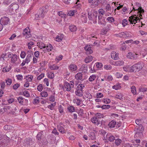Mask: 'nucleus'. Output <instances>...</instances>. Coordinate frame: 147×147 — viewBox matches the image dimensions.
Returning <instances> with one entry per match:
<instances>
[{
    "instance_id": "nucleus-37",
    "label": "nucleus",
    "mask_w": 147,
    "mask_h": 147,
    "mask_svg": "<svg viewBox=\"0 0 147 147\" xmlns=\"http://www.w3.org/2000/svg\"><path fill=\"white\" fill-rule=\"evenodd\" d=\"M121 86L119 83L117 84L116 85L113 86V88L116 90L119 89L121 88Z\"/></svg>"
},
{
    "instance_id": "nucleus-6",
    "label": "nucleus",
    "mask_w": 147,
    "mask_h": 147,
    "mask_svg": "<svg viewBox=\"0 0 147 147\" xmlns=\"http://www.w3.org/2000/svg\"><path fill=\"white\" fill-rule=\"evenodd\" d=\"M9 20V18L7 17L4 16L1 18L0 20V23L3 26V25H5L8 24Z\"/></svg>"
},
{
    "instance_id": "nucleus-63",
    "label": "nucleus",
    "mask_w": 147,
    "mask_h": 147,
    "mask_svg": "<svg viewBox=\"0 0 147 147\" xmlns=\"http://www.w3.org/2000/svg\"><path fill=\"white\" fill-rule=\"evenodd\" d=\"M10 68H7V67H4L2 69V71L3 72H7L9 71L10 70Z\"/></svg>"
},
{
    "instance_id": "nucleus-29",
    "label": "nucleus",
    "mask_w": 147,
    "mask_h": 147,
    "mask_svg": "<svg viewBox=\"0 0 147 147\" xmlns=\"http://www.w3.org/2000/svg\"><path fill=\"white\" fill-rule=\"evenodd\" d=\"M93 57L92 56H89L85 59V61L86 63L90 62L93 59Z\"/></svg>"
},
{
    "instance_id": "nucleus-11",
    "label": "nucleus",
    "mask_w": 147,
    "mask_h": 147,
    "mask_svg": "<svg viewBox=\"0 0 147 147\" xmlns=\"http://www.w3.org/2000/svg\"><path fill=\"white\" fill-rule=\"evenodd\" d=\"M71 87L69 83L66 82L65 83L64 86L63 87V89L64 90H66L67 91H69L71 90Z\"/></svg>"
},
{
    "instance_id": "nucleus-20",
    "label": "nucleus",
    "mask_w": 147,
    "mask_h": 147,
    "mask_svg": "<svg viewBox=\"0 0 147 147\" xmlns=\"http://www.w3.org/2000/svg\"><path fill=\"white\" fill-rule=\"evenodd\" d=\"M38 46L40 49H42L43 48L44 50L45 49L46 47V45L44 43L42 42H38Z\"/></svg>"
},
{
    "instance_id": "nucleus-23",
    "label": "nucleus",
    "mask_w": 147,
    "mask_h": 147,
    "mask_svg": "<svg viewBox=\"0 0 147 147\" xmlns=\"http://www.w3.org/2000/svg\"><path fill=\"white\" fill-rule=\"evenodd\" d=\"M69 69L72 71H75L77 70V66L74 64H71L69 66Z\"/></svg>"
},
{
    "instance_id": "nucleus-53",
    "label": "nucleus",
    "mask_w": 147,
    "mask_h": 147,
    "mask_svg": "<svg viewBox=\"0 0 147 147\" xmlns=\"http://www.w3.org/2000/svg\"><path fill=\"white\" fill-rule=\"evenodd\" d=\"M141 122V121L140 120L137 119H136L135 121V122L136 123L137 125L136 126V127H138V126L140 125H141L142 124H140V123Z\"/></svg>"
},
{
    "instance_id": "nucleus-18",
    "label": "nucleus",
    "mask_w": 147,
    "mask_h": 147,
    "mask_svg": "<svg viewBox=\"0 0 147 147\" xmlns=\"http://www.w3.org/2000/svg\"><path fill=\"white\" fill-rule=\"evenodd\" d=\"M45 48L46 49H45L43 50V51H44V52H46L47 51H51L52 49H53V47L51 44H49V45H46Z\"/></svg>"
},
{
    "instance_id": "nucleus-35",
    "label": "nucleus",
    "mask_w": 147,
    "mask_h": 147,
    "mask_svg": "<svg viewBox=\"0 0 147 147\" xmlns=\"http://www.w3.org/2000/svg\"><path fill=\"white\" fill-rule=\"evenodd\" d=\"M126 43H135L136 45H137L139 44V41L138 40H136L135 41H133L132 40H128L126 41L125 42Z\"/></svg>"
},
{
    "instance_id": "nucleus-50",
    "label": "nucleus",
    "mask_w": 147,
    "mask_h": 147,
    "mask_svg": "<svg viewBox=\"0 0 147 147\" xmlns=\"http://www.w3.org/2000/svg\"><path fill=\"white\" fill-rule=\"evenodd\" d=\"M131 91L134 94H136V89L135 87L132 86L131 88Z\"/></svg>"
},
{
    "instance_id": "nucleus-4",
    "label": "nucleus",
    "mask_w": 147,
    "mask_h": 147,
    "mask_svg": "<svg viewBox=\"0 0 147 147\" xmlns=\"http://www.w3.org/2000/svg\"><path fill=\"white\" fill-rule=\"evenodd\" d=\"M48 6L47 5L43 7L42 8L40 9L38 14L41 18H42L44 17L45 15L46 14L48 11Z\"/></svg>"
},
{
    "instance_id": "nucleus-61",
    "label": "nucleus",
    "mask_w": 147,
    "mask_h": 147,
    "mask_svg": "<svg viewBox=\"0 0 147 147\" xmlns=\"http://www.w3.org/2000/svg\"><path fill=\"white\" fill-rule=\"evenodd\" d=\"M52 134H55V135H58L59 133L57 131V130L55 128L52 132Z\"/></svg>"
},
{
    "instance_id": "nucleus-52",
    "label": "nucleus",
    "mask_w": 147,
    "mask_h": 147,
    "mask_svg": "<svg viewBox=\"0 0 147 147\" xmlns=\"http://www.w3.org/2000/svg\"><path fill=\"white\" fill-rule=\"evenodd\" d=\"M18 100L19 103H20L21 104H22L23 98H22V97H19L18 98Z\"/></svg>"
},
{
    "instance_id": "nucleus-10",
    "label": "nucleus",
    "mask_w": 147,
    "mask_h": 147,
    "mask_svg": "<svg viewBox=\"0 0 147 147\" xmlns=\"http://www.w3.org/2000/svg\"><path fill=\"white\" fill-rule=\"evenodd\" d=\"M105 20L104 17H103L102 15H100L98 16V24L103 25V26L105 25V24L104 23L105 22Z\"/></svg>"
},
{
    "instance_id": "nucleus-60",
    "label": "nucleus",
    "mask_w": 147,
    "mask_h": 147,
    "mask_svg": "<svg viewBox=\"0 0 147 147\" xmlns=\"http://www.w3.org/2000/svg\"><path fill=\"white\" fill-rule=\"evenodd\" d=\"M55 105V103L53 104H52L51 105L48 106L49 108L51 110H53V109Z\"/></svg>"
},
{
    "instance_id": "nucleus-14",
    "label": "nucleus",
    "mask_w": 147,
    "mask_h": 147,
    "mask_svg": "<svg viewBox=\"0 0 147 147\" xmlns=\"http://www.w3.org/2000/svg\"><path fill=\"white\" fill-rule=\"evenodd\" d=\"M1 112H5L8 113H9V111L11 110V107L8 106H5L4 108L1 109Z\"/></svg>"
},
{
    "instance_id": "nucleus-49",
    "label": "nucleus",
    "mask_w": 147,
    "mask_h": 147,
    "mask_svg": "<svg viewBox=\"0 0 147 147\" xmlns=\"http://www.w3.org/2000/svg\"><path fill=\"white\" fill-rule=\"evenodd\" d=\"M6 83L7 85H10L12 83V80L11 79L8 78L5 80Z\"/></svg>"
},
{
    "instance_id": "nucleus-13",
    "label": "nucleus",
    "mask_w": 147,
    "mask_h": 147,
    "mask_svg": "<svg viewBox=\"0 0 147 147\" xmlns=\"http://www.w3.org/2000/svg\"><path fill=\"white\" fill-rule=\"evenodd\" d=\"M91 120L92 123L94 124L98 125L100 124V121L98 120V119L95 116L93 117L91 119Z\"/></svg>"
},
{
    "instance_id": "nucleus-59",
    "label": "nucleus",
    "mask_w": 147,
    "mask_h": 147,
    "mask_svg": "<svg viewBox=\"0 0 147 147\" xmlns=\"http://www.w3.org/2000/svg\"><path fill=\"white\" fill-rule=\"evenodd\" d=\"M23 94L24 96L27 97H29L30 96L28 92L26 90L24 91L23 92Z\"/></svg>"
},
{
    "instance_id": "nucleus-2",
    "label": "nucleus",
    "mask_w": 147,
    "mask_h": 147,
    "mask_svg": "<svg viewBox=\"0 0 147 147\" xmlns=\"http://www.w3.org/2000/svg\"><path fill=\"white\" fill-rule=\"evenodd\" d=\"M133 72H138L141 70L143 67V64L141 62H138L132 66Z\"/></svg>"
},
{
    "instance_id": "nucleus-58",
    "label": "nucleus",
    "mask_w": 147,
    "mask_h": 147,
    "mask_svg": "<svg viewBox=\"0 0 147 147\" xmlns=\"http://www.w3.org/2000/svg\"><path fill=\"white\" fill-rule=\"evenodd\" d=\"M43 89V86L41 84H39L37 86V89L40 92L42 91Z\"/></svg>"
},
{
    "instance_id": "nucleus-3",
    "label": "nucleus",
    "mask_w": 147,
    "mask_h": 147,
    "mask_svg": "<svg viewBox=\"0 0 147 147\" xmlns=\"http://www.w3.org/2000/svg\"><path fill=\"white\" fill-rule=\"evenodd\" d=\"M135 5L136 6L135 7L133 6V9L130 12H131L133 10H134V11H138L137 13H140V14H141L142 13L144 12V9L142 8L141 6V5L140 3L136 2L135 3Z\"/></svg>"
},
{
    "instance_id": "nucleus-1",
    "label": "nucleus",
    "mask_w": 147,
    "mask_h": 147,
    "mask_svg": "<svg viewBox=\"0 0 147 147\" xmlns=\"http://www.w3.org/2000/svg\"><path fill=\"white\" fill-rule=\"evenodd\" d=\"M138 15L137 16L136 14H134L129 17V21L131 24H133L134 23L135 24L138 22H139L140 21V20L142 19V18L141 17L142 16V15L141 14H139L138 17Z\"/></svg>"
},
{
    "instance_id": "nucleus-56",
    "label": "nucleus",
    "mask_w": 147,
    "mask_h": 147,
    "mask_svg": "<svg viewBox=\"0 0 147 147\" xmlns=\"http://www.w3.org/2000/svg\"><path fill=\"white\" fill-rule=\"evenodd\" d=\"M58 14L62 18L65 17V15L64 14V13L61 11L58 12Z\"/></svg>"
},
{
    "instance_id": "nucleus-38",
    "label": "nucleus",
    "mask_w": 147,
    "mask_h": 147,
    "mask_svg": "<svg viewBox=\"0 0 147 147\" xmlns=\"http://www.w3.org/2000/svg\"><path fill=\"white\" fill-rule=\"evenodd\" d=\"M95 116L98 119L101 118H103V115L102 114L99 113H97L95 114Z\"/></svg>"
},
{
    "instance_id": "nucleus-47",
    "label": "nucleus",
    "mask_w": 147,
    "mask_h": 147,
    "mask_svg": "<svg viewBox=\"0 0 147 147\" xmlns=\"http://www.w3.org/2000/svg\"><path fill=\"white\" fill-rule=\"evenodd\" d=\"M84 87V84H80L77 86V88L79 90H82V89Z\"/></svg>"
},
{
    "instance_id": "nucleus-22",
    "label": "nucleus",
    "mask_w": 147,
    "mask_h": 147,
    "mask_svg": "<svg viewBox=\"0 0 147 147\" xmlns=\"http://www.w3.org/2000/svg\"><path fill=\"white\" fill-rule=\"evenodd\" d=\"M106 137L107 139H108L111 142L115 140V137L112 135L110 136L107 134L106 136Z\"/></svg>"
},
{
    "instance_id": "nucleus-34",
    "label": "nucleus",
    "mask_w": 147,
    "mask_h": 147,
    "mask_svg": "<svg viewBox=\"0 0 147 147\" xmlns=\"http://www.w3.org/2000/svg\"><path fill=\"white\" fill-rule=\"evenodd\" d=\"M87 65L86 64L83 65L80 68L82 71H84V72L87 70Z\"/></svg>"
},
{
    "instance_id": "nucleus-57",
    "label": "nucleus",
    "mask_w": 147,
    "mask_h": 147,
    "mask_svg": "<svg viewBox=\"0 0 147 147\" xmlns=\"http://www.w3.org/2000/svg\"><path fill=\"white\" fill-rule=\"evenodd\" d=\"M107 20L110 22H112L114 21V18L112 17H109L107 18Z\"/></svg>"
},
{
    "instance_id": "nucleus-16",
    "label": "nucleus",
    "mask_w": 147,
    "mask_h": 147,
    "mask_svg": "<svg viewBox=\"0 0 147 147\" xmlns=\"http://www.w3.org/2000/svg\"><path fill=\"white\" fill-rule=\"evenodd\" d=\"M88 18L90 20H96L97 17V16L96 14H95V15H94V14H93L92 16L91 13L90 12H88Z\"/></svg>"
},
{
    "instance_id": "nucleus-48",
    "label": "nucleus",
    "mask_w": 147,
    "mask_h": 147,
    "mask_svg": "<svg viewBox=\"0 0 147 147\" xmlns=\"http://www.w3.org/2000/svg\"><path fill=\"white\" fill-rule=\"evenodd\" d=\"M124 32H121L118 34H116V36L117 37H124Z\"/></svg>"
},
{
    "instance_id": "nucleus-64",
    "label": "nucleus",
    "mask_w": 147,
    "mask_h": 147,
    "mask_svg": "<svg viewBox=\"0 0 147 147\" xmlns=\"http://www.w3.org/2000/svg\"><path fill=\"white\" fill-rule=\"evenodd\" d=\"M44 75H45L44 74L42 73L38 76L37 78V80H40L44 76Z\"/></svg>"
},
{
    "instance_id": "nucleus-55",
    "label": "nucleus",
    "mask_w": 147,
    "mask_h": 147,
    "mask_svg": "<svg viewBox=\"0 0 147 147\" xmlns=\"http://www.w3.org/2000/svg\"><path fill=\"white\" fill-rule=\"evenodd\" d=\"M121 142V140L120 139H118L115 140V143L118 146L120 144Z\"/></svg>"
},
{
    "instance_id": "nucleus-41",
    "label": "nucleus",
    "mask_w": 147,
    "mask_h": 147,
    "mask_svg": "<svg viewBox=\"0 0 147 147\" xmlns=\"http://www.w3.org/2000/svg\"><path fill=\"white\" fill-rule=\"evenodd\" d=\"M49 67L50 69L52 70H56L59 69V67L55 65H51Z\"/></svg>"
},
{
    "instance_id": "nucleus-15",
    "label": "nucleus",
    "mask_w": 147,
    "mask_h": 147,
    "mask_svg": "<svg viewBox=\"0 0 147 147\" xmlns=\"http://www.w3.org/2000/svg\"><path fill=\"white\" fill-rule=\"evenodd\" d=\"M111 57L115 60L117 59L118 58V53L115 51L112 52L111 54Z\"/></svg>"
},
{
    "instance_id": "nucleus-28",
    "label": "nucleus",
    "mask_w": 147,
    "mask_h": 147,
    "mask_svg": "<svg viewBox=\"0 0 147 147\" xmlns=\"http://www.w3.org/2000/svg\"><path fill=\"white\" fill-rule=\"evenodd\" d=\"M18 56L16 54H13L11 59V61L12 63H14L17 60Z\"/></svg>"
},
{
    "instance_id": "nucleus-51",
    "label": "nucleus",
    "mask_w": 147,
    "mask_h": 147,
    "mask_svg": "<svg viewBox=\"0 0 147 147\" xmlns=\"http://www.w3.org/2000/svg\"><path fill=\"white\" fill-rule=\"evenodd\" d=\"M104 68L107 70H110L112 68V67L110 65H104Z\"/></svg>"
},
{
    "instance_id": "nucleus-32",
    "label": "nucleus",
    "mask_w": 147,
    "mask_h": 147,
    "mask_svg": "<svg viewBox=\"0 0 147 147\" xmlns=\"http://www.w3.org/2000/svg\"><path fill=\"white\" fill-rule=\"evenodd\" d=\"M58 130L62 134H64L65 133L64 128L62 126H58L57 127Z\"/></svg>"
},
{
    "instance_id": "nucleus-30",
    "label": "nucleus",
    "mask_w": 147,
    "mask_h": 147,
    "mask_svg": "<svg viewBox=\"0 0 147 147\" xmlns=\"http://www.w3.org/2000/svg\"><path fill=\"white\" fill-rule=\"evenodd\" d=\"M77 96H81L83 95L82 90L77 88V91L75 92Z\"/></svg>"
},
{
    "instance_id": "nucleus-27",
    "label": "nucleus",
    "mask_w": 147,
    "mask_h": 147,
    "mask_svg": "<svg viewBox=\"0 0 147 147\" xmlns=\"http://www.w3.org/2000/svg\"><path fill=\"white\" fill-rule=\"evenodd\" d=\"M116 124V122L114 120H112L109 123L108 125L110 127L113 128L115 127Z\"/></svg>"
},
{
    "instance_id": "nucleus-45",
    "label": "nucleus",
    "mask_w": 147,
    "mask_h": 147,
    "mask_svg": "<svg viewBox=\"0 0 147 147\" xmlns=\"http://www.w3.org/2000/svg\"><path fill=\"white\" fill-rule=\"evenodd\" d=\"M96 77L95 75H92V76H90V77L89 78V80L90 82H92L95 79Z\"/></svg>"
},
{
    "instance_id": "nucleus-36",
    "label": "nucleus",
    "mask_w": 147,
    "mask_h": 147,
    "mask_svg": "<svg viewBox=\"0 0 147 147\" xmlns=\"http://www.w3.org/2000/svg\"><path fill=\"white\" fill-rule=\"evenodd\" d=\"M94 66H96L98 69H99L102 67L103 65L102 63L98 62L95 63Z\"/></svg>"
},
{
    "instance_id": "nucleus-21",
    "label": "nucleus",
    "mask_w": 147,
    "mask_h": 147,
    "mask_svg": "<svg viewBox=\"0 0 147 147\" xmlns=\"http://www.w3.org/2000/svg\"><path fill=\"white\" fill-rule=\"evenodd\" d=\"M69 29L71 32H74L76 31L77 28L76 26L74 25H71L69 26Z\"/></svg>"
},
{
    "instance_id": "nucleus-44",
    "label": "nucleus",
    "mask_w": 147,
    "mask_h": 147,
    "mask_svg": "<svg viewBox=\"0 0 147 147\" xmlns=\"http://www.w3.org/2000/svg\"><path fill=\"white\" fill-rule=\"evenodd\" d=\"M26 78L28 81H31L33 79V77L31 75H29L26 76Z\"/></svg>"
},
{
    "instance_id": "nucleus-39",
    "label": "nucleus",
    "mask_w": 147,
    "mask_h": 147,
    "mask_svg": "<svg viewBox=\"0 0 147 147\" xmlns=\"http://www.w3.org/2000/svg\"><path fill=\"white\" fill-rule=\"evenodd\" d=\"M99 0H95L93 1H92L91 3V5L94 6V7H96L98 5V1Z\"/></svg>"
},
{
    "instance_id": "nucleus-33",
    "label": "nucleus",
    "mask_w": 147,
    "mask_h": 147,
    "mask_svg": "<svg viewBox=\"0 0 147 147\" xmlns=\"http://www.w3.org/2000/svg\"><path fill=\"white\" fill-rule=\"evenodd\" d=\"M123 61H117L115 63L114 65L116 66H120L123 64Z\"/></svg>"
},
{
    "instance_id": "nucleus-19",
    "label": "nucleus",
    "mask_w": 147,
    "mask_h": 147,
    "mask_svg": "<svg viewBox=\"0 0 147 147\" xmlns=\"http://www.w3.org/2000/svg\"><path fill=\"white\" fill-rule=\"evenodd\" d=\"M43 131L39 132L36 136V138L38 140L40 141L42 139L43 136Z\"/></svg>"
},
{
    "instance_id": "nucleus-12",
    "label": "nucleus",
    "mask_w": 147,
    "mask_h": 147,
    "mask_svg": "<svg viewBox=\"0 0 147 147\" xmlns=\"http://www.w3.org/2000/svg\"><path fill=\"white\" fill-rule=\"evenodd\" d=\"M85 50L86 51L87 54H91L92 52V50L91 49L90 45L86 46L84 47Z\"/></svg>"
},
{
    "instance_id": "nucleus-5",
    "label": "nucleus",
    "mask_w": 147,
    "mask_h": 147,
    "mask_svg": "<svg viewBox=\"0 0 147 147\" xmlns=\"http://www.w3.org/2000/svg\"><path fill=\"white\" fill-rule=\"evenodd\" d=\"M34 140L31 138H26L23 142L24 145L26 146L29 145L30 146L33 144L34 143Z\"/></svg>"
},
{
    "instance_id": "nucleus-54",
    "label": "nucleus",
    "mask_w": 147,
    "mask_h": 147,
    "mask_svg": "<svg viewBox=\"0 0 147 147\" xmlns=\"http://www.w3.org/2000/svg\"><path fill=\"white\" fill-rule=\"evenodd\" d=\"M111 106L109 105H103L102 107L101 108L103 109H107L110 108Z\"/></svg>"
},
{
    "instance_id": "nucleus-8",
    "label": "nucleus",
    "mask_w": 147,
    "mask_h": 147,
    "mask_svg": "<svg viewBox=\"0 0 147 147\" xmlns=\"http://www.w3.org/2000/svg\"><path fill=\"white\" fill-rule=\"evenodd\" d=\"M23 34L24 35L26 36V37L29 38L31 36L30 30L28 27L26 28L23 31Z\"/></svg>"
},
{
    "instance_id": "nucleus-62",
    "label": "nucleus",
    "mask_w": 147,
    "mask_h": 147,
    "mask_svg": "<svg viewBox=\"0 0 147 147\" xmlns=\"http://www.w3.org/2000/svg\"><path fill=\"white\" fill-rule=\"evenodd\" d=\"M103 94L101 93H97L96 95L97 98H101L103 97Z\"/></svg>"
},
{
    "instance_id": "nucleus-26",
    "label": "nucleus",
    "mask_w": 147,
    "mask_h": 147,
    "mask_svg": "<svg viewBox=\"0 0 147 147\" xmlns=\"http://www.w3.org/2000/svg\"><path fill=\"white\" fill-rule=\"evenodd\" d=\"M32 59L31 55V54H28L27 56L25 61L26 62V63L28 64L30 61L31 59Z\"/></svg>"
},
{
    "instance_id": "nucleus-7",
    "label": "nucleus",
    "mask_w": 147,
    "mask_h": 147,
    "mask_svg": "<svg viewBox=\"0 0 147 147\" xmlns=\"http://www.w3.org/2000/svg\"><path fill=\"white\" fill-rule=\"evenodd\" d=\"M127 56L128 58L132 59H136L138 57L137 54L131 52L128 53Z\"/></svg>"
},
{
    "instance_id": "nucleus-31",
    "label": "nucleus",
    "mask_w": 147,
    "mask_h": 147,
    "mask_svg": "<svg viewBox=\"0 0 147 147\" xmlns=\"http://www.w3.org/2000/svg\"><path fill=\"white\" fill-rule=\"evenodd\" d=\"M63 34L57 36L56 38V40L58 42L61 41L63 39Z\"/></svg>"
},
{
    "instance_id": "nucleus-42",
    "label": "nucleus",
    "mask_w": 147,
    "mask_h": 147,
    "mask_svg": "<svg viewBox=\"0 0 147 147\" xmlns=\"http://www.w3.org/2000/svg\"><path fill=\"white\" fill-rule=\"evenodd\" d=\"M67 109L68 111L70 113L74 112L75 110L74 107L73 106H70Z\"/></svg>"
},
{
    "instance_id": "nucleus-40",
    "label": "nucleus",
    "mask_w": 147,
    "mask_h": 147,
    "mask_svg": "<svg viewBox=\"0 0 147 147\" xmlns=\"http://www.w3.org/2000/svg\"><path fill=\"white\" fill-rule=\"evenodd\" d=\"M89 136L92 140H94L95 138V135L94 132H91L89 134Z\"/></svg>"
},
{
    "instance_id": "nucleus-43",
    "label": "nucleus",
    "mask_w": 147,
    "mask_h": 147,
    "mask_svg": "<svg viewBox=\"0 0 147 147\" xmlns=\"http://www.w3.org/2000/svg\"><path fill=\"white\" fill-rule=\"evenodd\" d=\"M123 94H117L115 95V97L117 99H119L120 100H122L123 97Z\"/></svg>"
},
{
    "instance_id": "nucleus-17",
    "label": "nucleus",
    "mask_w": 147,
    "mask_h": 147,
    "mask_svg": "<svg viewBox=\"0 0 147 147\" xmlns=\"http://www.w3.org/2000/svg\"><path fill=\"white\" fill-rule=\"evenodd\" d=\"M123 68L124 70L126 72H133L132 66L130 67L128 66H127L123 67Z\"/></svg>"
},
{
    "instance_id": "nucleus-25",
    "label": "nucleus",
    "mask_w": 147,
    "mask_h": 147,
    "mask_svg": "<svg viewBox=\"0 0 147 147\" xmlns=\"http://www.w3.org/2000/svg\"><path fill=\"white\" fill-rule=\"evenodd\" d=\"M10 8L12 11L16 10L18 9V5L16 4H11Z\"/></svg>"
},
{
    "instance_id": "nucleus-9",
    "label": "nucleus",
    "mask_w": 147,
    "mask_h": 147,
    "mask_svg": "<svg viewBox=\"0 0 147 147\" xmlns=\"http://www.w3.org/2000/svg\"><path fill=\"white\" fill-rule=\"evenodd\" d=\"M137 130V132L136 134H140V135L142 134V132L144 130V127L142 125L138 126V127H136L135 129Z\"/></svg>"
},
{
    "instance_id": "nucleus-46",
    "label": "nucleus",
    "mask_w": 147,
    "mask_h": 147,
    "mask_svg": "<svg viewBox=\"0 0 147 147\" xmlns=\"http://www.w3.org/2000/svg\"><path fill=\"white\" fill-rule=\"evenodd\" d=\"M40 94L42 97H46L48 96V94L45 91H43L41 92Z\"/></svg>"
},
{
    "instance_id": "nucleus-24",
    "label": "nucleus",
    "mask_w": 147,
    "mask_h": 147,
    "mask_svg": "<svg viewBox=\"0 0 147 147\" xmlns=\"http://www.w3.org/2000/svg\"><path fill=\"white\" fill-rule=\"evenodd\" d=\"M75 78L77 80H81L82 78V74L81 73L79 72L75 76Z\"/></svg>"
}]
</instances>
